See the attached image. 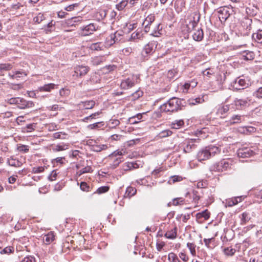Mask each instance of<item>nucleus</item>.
<instances>
[{
    "label": "nucleus",
    "instance_id": "nucleus-1",
    "mask_svg": "<svg viewBox=\"0 0 262 262\" xmlns=\"http://www.w3.org/2000/svg\"><path fill=\"white\" fill-rule=\"evenodd\" d=\"M183 101L178 98L172 97L169 99L167 102L161 105V111L164 112L173 113L181 110L182 107L183 106L182 103Z\"/></svg>",
    "mask_w": 262,
    "mask_h": 262
},
{
    "label": "nucleus",
    "instance_id": "nucleus-2",
    "mask_svg": "<svg viewBox=\"0 0 262 262\" xmlns=\"http://www.w3.org/2000/svg\"><path fill=\"white\" fill-rule=\"evenodd\" d=\"M219 152V148L216 146H211L206 147L198 152L197 158L200 161L206 160L211 157L215 156Z\"/></svg>",
    "mask_w": 262,
    "mask_h": 262
},
{
    "label": "nucleus",
    "instance_id": "nucleus-3",
    "mask_svg": "<svg viewBox=\"0 0 262 262\" xmlns=\"http://www.w3.org/2000/svg\"><path fill=\"white\" fill-rule=\"evenodd\" d=\"M232 161L230 159H223L214 164L211 167V170L217 172H223L231 168Z\"/></svg>",
    "mask_w": 262,
    "mask_h": 262
},
{
    "label": "nucleus",
    "instance_id": "nucleus-4",
    "mask_svg": "<svg viewBox=\"0 0 262 262\" xmlns=\"http://www.w3.org/2000/svg\"><path fill=\"white\" fill-rule=\"evenodd\" d=\"M199 141L200 139L199 138L185 140L180 145V148L183 149V152L185 154L190 153L196 148V145L195 143L199 142Z\"/></svg>",
    "mask_w": 262,
    "mask_h": 262
},
{
    "label": "nucleus",
    "instance_id": "nucleus-5",
    "mask_svg": "<svg viewBox=\"0 0 262 262\" xmlns=\"http://www.w3.org/2000/svg\"><path fill=\"white\" fill-rule=\"evenodd\" d=\"M232 8L227 6L221 7L219 8L217 12L219 14V18L221 23H224L231 15L230 11Z\"/></svg>",
    "mask_w": 262,
    "mask_h": 262
},
{
    "label": "nucleus",
    "instance_id": "nucleus-6",
    "mask_svg": "<svg viewBox=\"0 0 262 262\" xmlns=\"http://www.w3.org/2000/svg\"><path fill=\"white\" fill-rule=\"evenodd\" d=\"M96 25L93 23L90 24L85 26L80 27V34L81 35L85 36L93 34L96 31Z\"/></svg>",
    "mask_w": 262,
    "mask_h": 262
},
{
    "label": "nucleus",
    "instance_id": "nucleus-7",
    "mask_svg": "<svg viewBox=\"0 0 262 262\" xmlns=\"http://www.w3.org/2000/svg\"><path fill=\"white\" fill-rule=\"evenodd\" d=\"M90 70V68L88 66H77L74 68V74H73V76H76V77L84 76Z\"/></svg>",
    "mask_w": 262,
    "mask_h": 262
},
{
    "label": "nucleus",
    "instance_id": "nucleus-8",
    "mask_svg": "<svg viewBox=\"0 0 262 262\" xmlns=\"http://www.w3.org/2000/svg\"><path fill=\"white\" fill-rule=\"evenodd\" d=\"M230 105L226 104H221L217 107L216 114L221 118H225L230 111Z\"/></svg>",
    "mask_w": 262,
    "mask_h": 262
},
{
    "label": "nucleus",
    "instance_id": "nucleus-9",
    "mask_svg": "<svg viewBox=\"0 0 262 262\" xmlns=\"http://www.w3.org/2000/svg\"><path fill=\"white\" fill-rule=\"evenodd\" d=\"M254 152L249 147H242L237 150V154L239 157L242 158H248L253 156Z\"/></svg>",
    "mask_w": 262,
    "mask_h": 262
},
{
    "label": "nucleus",
    "instance_id": "nucleus-10",
    "mask_svg": "<svg viewBox=\"0 0 262 262\" xmlns=\"http://www.w3.org/2000/svg\"><path fill=\"white\" fill-rule=\"evenodd\" d=\"M250 101V100L248 98L245 99L236 98L234 100L233 104L237 110H242L249 105Z\"/></svg>",
    "mask_w": 262,
    "mask_h": 262
},
{
    "label": "nucleus",
    "instance_id": "nucleus-11",
    "mask_svg": "<svg viewBox=\"0 0 262 262\" xmlns=\"http://www.w3.org/2000/svg\"><path fill=\"white\" fill-rule=\"evenodd\" d=\"M249 83L245 79L238 77L235 79L233 84V88L236 90H243L247 88Z\"/></svg>",
    "mask_w": 262,
    "mask_h": 262
},
{
    "label": "nucleus",
    "instance_id": "nucleus-12",
    "mask_svg": "<svg viewBox=\"0 0 262 262\" xmlns=\"http://www.w3.org/2000/svg\"><path fill=\"white\" fill-rule=\"evenodd\" d=\"M135 82L134 78H127L123 80L120 84V87L122 89L127 90L135 85Z\"/></svg>",
    "mask_w": 262,
    "mask_h": 262
},
{
    "label": "nucleus",
    "instance_id": "nucleus-13",
    "mask_svg": "<svg viewBox=\"0 0 262 262\" xmlns=\"http://www.w3.org/2000/svg\"><path fill=\"white\" fill-rule=\"evenodd\" d=\"M145 37L143 30L141 29H138L136 31L131 34L130 39L135 41L142 40Z\"/></svg>",
    "mask_w": 262,
    "mask_h": 262
},
{
    "label": "nucleus",
    "instance_id": "nucleus-14",
    "mask_svg": "<svg viewBox=\"0 0 262 262\" xmlns=\"http://www.w3.org/2000/svg\"><path fill=\"white\" fill-rule=\"evenodd\" d=\"M245 116L241 115H233L227 121L230 125L239 123L245 121Z\"/></svg>",
    "mask_w": 262,
    "mask_h": 262
},
{
    "label": "nucleus",
    "instance_id": "nucleus-15",
    "mask_svg": "<svg viewBox=\"0 0 262 262\" xmlns=\"http://www.w3.org/2000/svg\"><path fill=\"white\" fill-rule=\"evenodd\" d=\"M19 100V103L17 104V107L20 109L32 108L34 106V103L32 101H27L20 98Z\"/></svg>",
    "mask_w": 262,
    "mask_h": 262
},
{
    "label": "nucleus",
    "instance_id": "nucleus-16",
    "mask_svg": "<svg viewBox=\"0 0 262 262\" xmlns=\"http://www.w3.org/2000/svg\"><path fill=\"white\" fill-rule=\"evenodd\" d=\"M156 41H151L146 45L144 48V51L146 54H151L154 52L155 49L157 47Z\"/></svg>",
    "mask_w": 262,
    "mask_h": 262
},
{
    "label": "nucleus",
    "instance_id": "nucleus-17",
    "mask_svg": "<svg viewBox=\"0 0 262 262\" xmlns=\"http://www.w3.org/2000/svg\"><path fill=\"white\" fill-rule=\"evenodd\" d=\"M122 34L118 31H116L114 34H112L110 36L111 39L109 44H107V46H112L116 42L121 40V37Z\"/></svg>",
    "mask_w": 262,
    "mask_h": 262
},
{
    "label": "nucleus",
    "instance_id": "nucleus-18",
    "mask_svg": "<svg viewBox=\"0 0 262 262\" xmlns=\"http://www.w3.org/2000/svg\"><path fill=\"white\" fill-rule=\"evenodd\" d=\"M194 40L200 41H201L204 37V33L201 28L195 30L192 35Z\"/></svg>",
    "mask_w": 262,
    "mask_h": 262
},
{
    "label": "nucleus",
    "instance_id": "nucleus-19",
    "mask_svg": "<svg viewBox=\"0 0 262 262\" xmlns=\"http://www.w3.org/2000/svg\"><path fill=\"white\" fill-rule=\"evenodd\" d=\"M185 7V0H176L174 3V8L177 12H181Z\"/></svg>",
    "mask_w": 262,
    "mask_h": 262
},
{
    "label": "nucleus",
    "instance_id": "nucleus-20",
    "mask_svg": "<svg viewBox=\"0 0 262 262\" xmlns=\"http://www.w3.org/2000/svg\"><path fill=\"white\" fill-rule=\"evenodd\" d=\"M163 34L162 27L160 24H158L152 33L150 34L151 36L154 37H160Z\"/></svg>",
    "mask_w": 262,
    "mask_h": 262
},
{
    "label": "nucleus",
    "instance_id": "nucleus-21",
    "mask_svg": "<svg viewBox=\"0 0 262 262\" xmlns=\"http://www.w3.org/2000/svg\"><path fill=\"white\" fill-rule=\"evenodd\" d=\"M105 57L103 56H95L92 58L91 63L94 66H98L105 61Z\"/></svg>",
    "mask_w": 262,
    "mask_h": 262
},
{
    "label": "nucleus",
    "instance_id": "nucleus-22",
    "mask_svg": "<svg viewBox=\"0 0 262 262\" xmlns=\"http://www.w3.org/2000/svg\"><path fill=\"white\" fill-rule=\"evenodd\" d=\"M238 130L241 133L247 134L248 133L255 132L256 128L250 126H243L239 127Z\"/></svg>",
    "mask_w": 262,
    "mask_h": 262
},
{
    "label": "nucleus",
    "instance_id": "nucleus-23",
    "mask_svg": "<svg viewBox=\"0 0 262 262\" xmlns=\"http://www.w3.org/2000/svg\"><path fill=\"white\" fill-rule=\"evenodd\" d=\"M43 242L47 245L49 244L54 240V235L50 232L42 237Z\"/></svg>",
    "mask_w": 262,
    "mask_h": 262
},
{
    "label": "nucleus",
    "instance_id": "nucleus-24",
    "mask_svg": "<svg viewBox=\"0 0 262 262\" xmlns=\"http://www.w3.org/2000/svg\"><path fill=\"white\" fill-rule=\"evenodd\" d=\"M168 239H174L177 236V228L175 227L173 229L168 231L164 235Z\"/></svg>",
    "mask_w": 262,
    "mask_h": 262
},
{
    "label": "nucleus",
    "instance_id": "nucleus-25",
    "mask_svg": "<svg viewBox=\"0 0 262 262\" xmlns=\"http://www.w3.org/2000/svg\"><path fill=\"white\" fill-rule=\"evenodd\" d=\"M107 148V145L106 144H98L97 143H96L95 145H93V146L91 147V150L95 152H100Z\"/></svg>",
    "mask_w": 262,
    "mask_h": 262
},
{
    "label": "nucleus",
    "instance_id": "nucleus-26",
    "mask_svg": "<svg viewBox=\"0 0 262 262\" xmlns=\"http://www.w3.org/2000/svg\"><path fill=\"white\" fill-rule=\"evenodd\" d=\"M210 213L206 209L201 212H199L196 214V217L198 219L203 218L205 220H207L210 217Z\"/></svg>",
    "mask_w": 262,
    "mask_h": 262
},
{
    "label": "nucleus",
    "instance_id": "nucleus-27",
    "mask_svg": "<svg viewBox=\"0 0 262 262\" xmlns=\"http://www.w3.org/2000/svg\"><path fill=\"white\" fill-rule=\"evenodd\" d=\"M69 147V144L62 143L61 144H57L52 147V150L54 152H58L62 151L68 149Z\"/></svg>",
    "mask_w": 262,
    "mask_h": 262
},
{
    "label": "nucleus",
    "instance_id": "nucleus-28",
    "mask_svg": "<svg viewBox=\"0 0 262 262\" xmlns=\"http://www.w3.org/2000/svg\"><path fill=\"white\" fill-rule=\"evenodd\" d=\"M55 86L56 85L54 83H49L39 87V90L40 92H50L52 90L54 89Z\"/></svg>",
    "mask_w": 262,
    "mask_h": 262
},
{
    "label": "nucleus",
    "instance_id": "nucleus-29",
    "mask_svg": "<svg viewBox=\"0 0 262 262\" xmlns=\"http://www.w3.org/2000/svg\"><path fill=\"white\" fill-rule=\"evenodd\" d=\"M252 38L258 43H262V30H258L256 32L253 33Z\"/></svg>",
    "mask_w": 262,
    "mask_h": 262
},
{
    "label": "nucleus",
    "instance_id": "nucleus-30",
    "mask_svg": "<svg viewBox=\"0 0 262 262\" xmlns=\"http://www.w3.org/2000/svg\"><path fill=\"white\" fill-rule=\"evenodd\" d=\"M142 118V114L139 113L136 115L129 118L128 122L130 124H134L138 123Z\"/></svg>",
    "mask_w": 262,
    "mask_h": 262
},
{
    "label": "nucleus",
    "instance_id": "nucleus-31",
    "mask_svg": "<svg viewBox=\"0 0 262 262\" xmlns=\"http://www.w3.org/2000/svg\"><path fill=\"white\" fill-rule=\"evenodd\" d=\"M172 134V132L169 129H165L160 132L157 135L158 139H162L170 136Z\"/></svg>",
    "mask_w": 262,
    "mask_h": 262
},
{
    "label": "nucleus",
    "instance_id": "nucleus-32",
    "mask_svg": "<svg viewBox=\"0 0 262 262\" xmlns=\"http://www.w3.org/2000/svg\"><path fill=\"white\" fill-rule=\"evenodd\" d=\"M184 125L183 120H177L171 124V127L173 129H179Z\"/></svg>",
    "mask_w": 262,
    "mask_h": 262
},
{
    "label": "nucleus",
    "instance_id": "nucleus-33",
    "mask_svg": "<svg viewBox=\"0 0 262 262\" xmlns=\"http://www.w3.org/2000/svg\"><path fill=\"white\" fill-rule=\"evenodd\" d=\"M100 76L97 73H93L91 75V78L88 82H91V84L99 83L100 81Z\"/></svg>",
    "mask_w": 262,
    "mask_h": 262
},
{
    "label": "nucleus",
    "instance_id": "nucleus-34",
    "mask_svg": "<svg viewBox=\"0 0 262 262\" xmlns=\"http://www.w3.org/2000/svg\"><path fill=\"white\" fill-rule=\"evenodd\" d=\"M104 47V45L102 42H98L96 43H92L90 46V49L94 51H101L103 49Z\"/></svg>",
    "mask_w": 262,
    "mask_h": 262
},
{
    "label": "nucleus",
    "instance_id": "nucleus-35",
    "mask_svg": "<svg viewBox=\"0 0 262 262\" xmlns=\"http://www.w3.org/2000/svg\"><path fill=\"white\" fill-rule=\"evenodd\" d=\"M203 102H204V99L203 98V97H197L194 99H189L188 100V102L189 105H195L196 104L202 103Z\"/></svg>",
    "mask_w": 262,
    "mask_h": 262
},
{
    "label": "nucleus",
    "instance_id": "nucleus-36",
    "mask_svg": "<svg viewBox=\"0 0 262 262\" xmlns=\"http://www.w3.org/2000/svg\"><path fill=\"white\" fill-rule=\"evenodd\" d=\"M81 103L85 109L89 110L92 109L94 107L95 104V102L93 100H89L81 102Z\"/></svg>",
    "mask_w": 262,
    "mask_h": 262
},
{
    "label": "nucleus",
    "instance_id": "nucleus-37",
    "mask_svg": "<svg viewBox=\"0 0 262 262\" xmlns=\"http://www.w3.org/2000/svg\"><path fill=\"white\" fill-rule=\"evenodd\" d=\"M136 193V189L133 187H128L126 188L125 196L130 198Z\"/></svg>",
    "mask_w": 262,
    "mask_h": 262
},
{
    "label": "nucleus",
    "instance_id": "nucleus-38",
    "mask_svg": "<svg viewBox=\"0 0 262 262\" xmlns=\"http://www.w3.org/2000/svg\"><path fill=\"white\" fill-rule=\"evenodd\" d=\"M53 137L56 139H66L68 135L64 132H56L53 134Z\"/></svg>",
    "mask_w": 262,
    "mask_h": 262
},
{
    "label": "nucleus",
    "instance_id": "nucleus-39",
    "mask_svg": "<svg viewBox=\"0 0 262 262\" xmlns=\"http://www.w3.org/2000/svg\"><path fill=\"white\" fill-rule=\"evenodd\" d=\"M250 220V217H249V213L246 212H243L242 214L241 225H245Z\"/></svg>",
    "mask_w": 262,
    "mask_h": 262
},
{
    "label": "nucleus",
    "instance_id": "nucleus-40",
    "mask_svg": "<svg viewBox=\"0 0 262 262\" xmlns=\"http://www.w3.org/2000/svg\"><path fill=\"white\" fill-rule=\"evenodd\" d=\"M238 204V200L235 198H232L228 200H226L225 206L227 207H232Z\"/></svg>",
    "mask_w": 262,
    "mask_h": 262
},
{
    "label": "nucleus",
    "instance_id": "nucleus-41",
    "mask_svg": "<svg viewBox=\"0 0 262 262\" xmlns=\"http://www.w3.org/2000/svg\"><path fill=\"white\" fill-rule=\"evenodd\" d=\"M155 19V16L154 14L148 15L142 23V25H144L145 24L150 25L154 21Z\"/></svg>",
    "mask_w": 262,
    "mask_h": 262
},
{
    "label": "nucleus",
    "instance_id": "nucleus-42",
    "mask_svg": "<svg viewBox=\"0 0 262 262\" xmlns=\"http://www.w3.org/2000/svg\"><path fill=\"white\" fill-rule=\"evenodd\" d=\"M128 4V0H122L116 5V8L119 11H122Z\"/></svg>",
    "mask_w": 262,
    "mask_h": 262
},
{
    "label": "nucleus",
    "instance_id": "nucleus-43",
    "mask_svg": "<svg viewBox=\"0 0 262 262\" xmlns=\"http://www.w3.org/2000/svg\"><path fill=\"white\" fill-rule=\"evenodd\" d=\"M104 125L103 122H98L92 124H90L88 126V128L90 129H97L101 127Z\"/></svg>",
    "mask_w": 262,
    "mask_h": 262
},
{
    "label": "nucleus",
    "instance_id": "nucleus-44",
    "mask_svg": "<svg viewBox=\"0 0 262 262\" xmlns=\"http://www.w3.org/2000/svg\"><path fill=\"white\" fill-rule=\"evenodd\" d=\"M45 19L43 14L39 13L37 16L33 18V21L35 23L40 24L42 21Z\"/></svg>",
    "mask_w": 262,
    "mask_h": 262
},
{
    "label": "nucleus",
    "instance_id": "nucleus-45",
    "mask_svg": "<svg viewBox=\"0 0 262 262\" xmlns=\"http://www.w3.org/2000/svg\"><path fill=\"white\" fill-rule=\"evenodd\" d=\"M168 259L172 262H180V260L177 255L173 252L169 253L168 255Z\"/></svg>",
    "mask_w": 262,
    "mask_h": 262
},
{
    "label": "nucleus",
    "instance_id": "nucleus-46",
    "mask_svg": "<svg viewBox=\"0 0 262 262\" xmlns=\"http://www.w3.org/2000/svg\"><path fill=\"white\" fill-rule=\"evenodd\" d=\"M17 149L20 152L27 153L29 150V146L26 145L19 144L17 146Z\"/></svg>",
    "mask_w": 262,
    "mask_h": 262
},
{
    "label": "nucleus",
    "instance_id": "nucleus-47",
    "mask_svg": "<svg viewBox=\"0 0 262 262\" xmlns=\"http://www.w3.org/2000/svg\"><path fill=\"white\" fill-rule=\"evenodd\" d=\"M20 162L18 160H16L13 158L8 159L7 164L11 166L17 167L19 166Z\"/></svg>",
    "mask_w": 262,
    "mask_h": 262
},
{
    "label": "nucleus",
    "instance_id": "nucleus-48",
    "mask_svg": "<svg viewBox=\"0 0 262 262\" xmlns=\"http://www.w3.org/2000/svg\"><path fill=\"white\" fill-rule=\"evenodd\" d=\"M24 75L25 76L27 75V74L24 71H16L15 74L11 75V74H9V76L12 79H16L18 80V75Z\"/></svg>",
    "mask_w": 262,
    "mask_h": 262
},
{
    "label": "nucleus",
    "instance_id": "nucleus-49",
    "mask_svg": "<svg viewBox=\"0 0 262 262\" xmlns=\"http://www.w3.org/2000/svg\"><path fill=\"white\" fill-rule=\"evenodd\" d=\"M224 253L228 256H232L236 252V250L231 247L225 248L224 250Z\"/></svg>",
    "mask_w": 262,
    "mask_h": 262
},
{
    "label": "nucleus",
    "instance_id": "nucleus-50",
    "mask_svg": "<svg viewBox=\"0 0 262 262\" xmlns=\"http://www.w3.org/2000/svg\"><path fill=\"white\" fill-rule=\"evenodd\" d=\"M184 202V199L182 198H177L172 200V205L178 206L183 205Z\"/></svg>",
    "mask_w": 262,
    "mask_h": 262
},
{
    "label": "nucleus",
    "instance_id": "nucleus-51",
    "mask_svg": "<svg viewBox=\"0 0 262 262\" xmlns=\"http://www.w3.org/2000/svg\"><path fill=\"white\" fill-rule=\"evenodd\" d=\"M253 96L257 99H262V86L259 87L254 91Z\"/></svg>",
    "mask_w": 262,
    "mask_h": 262
},
{
    "label": "nucleus",
    "instance_id": "nucleus-52",
    "mask_svg": "<svg viewBox=\"0 0 262 262\" xmlns=\"http://www.w3.org/2000/svg\"><path fill=\"white\" fill-rule=\"evenodd\" d=\"M13 66L10 63H1L0 64V70L9 71L12 69Z\"/></svg>",
    "mask_w": 262,
    "mask_h": 262
},
{
    "label": "nucleus",
    "instance_id": "nucleus-53",
    "mask_svg": "<svg viewBox=\"0 0 262 262\" xmlns=\"http://www.w3.org/2000/svg\"><path fill=\"white\" fill-rule=\"evenodd\" d=\"M80 189L83 191L89 192L90 191V186L85 182H82L80 184Z\"/></svg>",
    "mask_w": 262,
    "mask_h": 262
},
{
    "label": "nucleus",
    "instance_id": "nucleus-54",
    "mask_svg": "<svg viewBox=\"0 0 262 262\" xmlns=\"http://www.w3.org/2000/svg\"><path fill=\"white\" fill-rule=\"evenodd\" d=\"M177 74V72L176 70H169L167 73V78L170 80H172L176 78V75Z\"/></svg>",
    "mask_w": 262,
    "mask_h": 262
},
{
    "label": "nucleus",
    "instance_id": "nucleus-55",
    "mask_svg": "<svg viewBox=\"0 0 262 262\" xmlns=\"http://www.w3.org/2000/svg\"><path fill=\"white\" fill-rule=\"evenodd\" d=\"M187 247L189 248L191 254L193 256L195 255L196 252L194 244L193 243H188L187 244Z\"/></svg>",
    "mask_w": 262,
    "mask_h": 262
},
{
    "label": "nucleus",
    "instance_id": "nucleus-56",
    "mask_svg": "<svg viewBox=\"0 0 262 262\" xmlns=\"http://www.w3.org/2000/svg\"><path fill=\"white\" fill-rule=\"evenodd\" d=\"M192 198L194 202L198 203L201 198L199 192L197 190H193L192 192Z\"/></svg>",
    "mask_w": 262,
    "mask_h": 262
},
{
    "label": "nucleus",
    "instance_id": "nucleus-57",
    "mask_svg": "<svg viewBox=\"0 0 262 262\" xmlns=\"http://www.w3.org/2000/svg\"><path fill=\"white\" fill-rule=\"evenodd\" d=\"M101 113V112H96L94 114H91V115H90L89 116H88V117H85L83 119V121H84V122H88V120H89L90 119H95V117L97 116H98Z\"/></svg>",
    "mask_w": 262,
    "mask_h": 262
},
{
    "label": "nucleus",
    "instance_id": "nucleus-58",
    "mask_svg": "<svg viewBox=\"0 0 262 262\" xmlns=\"http://www.w3.org/2000/svg\"><path fill=\"white\" fill-rule=\"evenodd\" d=\"M195 16H197V18L195 19V18L193 17V20L192 21H190L189 23V26H191V29H193L194 28V27H196V25L198 24V23L200 20V16H198L196 14H195Z\"/></svg>",
    "mask_w": 262,
    "mask_h": 262
},
{
    "label": "nucleus",
    "instance_id": "nucleus-59",
    "mask_svg": "<svg viewBox=\"0 0 262 262\" xmlns=\"http://www.w3.org/2000/svg\"><path fill=\"white\" fill-rule=\"evenodd\" d=\"M57 176V172L56 170H54L52 171L51 174L48 176V180L50 181H55Z\"/></svg>",
    "mask_w": 262,
    "mask_h": 262
},
{
    "label": "nucleus",
    "instance_id": "nucleus-60",
    "mask_svg": "<svg viewBox=\"0 0 262 262\" xmlns=\"http://www.w3.org/2000/svg\"><path fill=\"white\" fill-rule=\"evenodd\" d=\"M92 171V167L90 166H88L80 169L79 172V174L81 175L85 173L91 172Z\"/></svg>",
    "mask_w": 262,
    "mask_h": 262
},
{
    "label": "nucleus",
    "instance_id": "nucleus-61",
    "mask_svg": "<svg viewBox=\"0 0 262 262\" xmlns=\"http://www.w3.org/2000/svg\"><path fill=\"white\" fill-rule=\"evenodd\" d=\"M14 251V248L13 247H7L2 250L0 253L1 254H9L12 253Z\"/></svg>",
    "mask_w": 262,
    "mask_h": 262
},
{
    "label": "nucleus",
    "instance_id": "nucleus-62",
    "mask_svg": "<svg viewBox=\"0 0 262 262\" xmlns=\"http://www.w3.org/2000/svg\"><path fill=\"white\" fill-rule=\"evenodd\" d=\"M143 92L140 90L136 91L132 94L134 100L138 99L143 95Z\"/></svg>",
    "mask_w": 262,
    "mask_h": 262
},
{
    "label": "nucleus",
    "instance_id": "nucleus-63",
    "mask_svg": "<svg viewBox=\"0 0 262 262\" xmlns=\"http://www.w3.org/2000/svg\"><path fill=\"white\" fill-rule=\"evenodd\" d=\"M109 190V187L108 186H101L97 189V192L101 194L103 193L106 192Z\"/></svg>",
    "mask_w": 262,
    "mask_h": 262
},
{
    "label": "nucleus",
    "instance_id": "nucleus-64",
    "mask_svg": "<svg viewBox=\"0 0 262 262\" xmlns=\"http://www.w3.org/2000/svg\"><path fill=\"white\" fill-rule=\"evenodd\" d=\"M20 99V98L17 97V98H11L10 99H9L8 100V103H9L10 104H17L19 103V101Z\"/></svg>",
    "mask_w": 262,
    "mask_h": 262
}]
</instances>
